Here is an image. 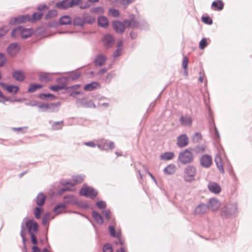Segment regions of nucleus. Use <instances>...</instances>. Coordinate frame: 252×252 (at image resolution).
<instances>
[{
  "mask_svg": "<svg viewBox=\"0 0 252 252\" xmlns=\"http://www.w3.org/2000/svg\"><path fill=\"white\" fill-rule=\"evenodd\" d=\"M43 212V209L42 208H41V207H39V206L36 207L34 208V211H33V214H34L35 218L36 219H39L40 218L41 215L42 214Z\"/></svg>",
  "mask_w": 252,
  "mask_h": 252,
  "instance_id": "obj_41",
  "label": "nucleus"
},
{
  "mask_svg": "<svg viewBox=\"0 0 252 252\" xmlns=\"http://www.w3.org/2000/svg\"><path fill=\"white\" fill-rule=\"evenodd\" d=\"M109 230L110 233L112 236L116 238H119L121 237V233L120 232H116V230L115 229V226L113 225L109 226Z\"/></svg>",
  "mask_w": 252,
  "mask_h": 252,
  "instance_id": "obj_43",
  "label": "nucleus"
},
{
  "mask_svg": "<svg viewBox=\"0 0 252 252\" xmlns=\"http://www.w3.org/2000/svg\"><path fill=\"white\" fill-rule=\"evenodd\" d=\"M189 144V138L186 134L179 135L177 138V145L179 148H183Z\"/></svg>",
  "mask_w": 252,
  "mask_h": 252,
  "instance_id": "obj_14",
  "label": "nucleus"
},
{
  "mask_svg": "<svg viewBox=\"0 0 252 252\" xmlns=\"http://www.w3.org/2000/svg\"><path fill=\"white\" fill-rule=\"evenodd\" d=\"M43 15L41 12H34L32 16V21H34L40 19ZM31 21L32 20L31 19Z\"/></svg>",
  "mask_w": 252,
  "mask_h": 252,
  "instance_id": "obj_53",
  "label": "nucleus"
},
{
  "mask_svg": "<svg viewBox=\"0 0 252 252\" xmlns=\"http://www.w3.org/2000/svg\"><path fill=\"white\" fill-rule=\"evenodd\" d=\"M202 135L200 132H195L192 136L193 143H198L202 139Z\"/></svg>",
  "mask_w": 252,
  "mask_h": 252,
  "instance_id": "obj_49",
  "label": "nucleus"
},
{
  "mask_svg": "<svg viewBox=\"0 0 252 252\" xmlns=\"http://www.w3.org/2000/svg\"><path fill=\"white\" fill-rule=\"evenodd\" d=\"M38 107L41 111L47 112L48 111V103L44 102H39Z\"/></svg>",
  "mask_w": 252,
  "mask_h": 252,
  "instance_id": "obj_50",
  "label": "nucleus"
},
{
  "mask_svg": "<svg viewBox=\"0 0 252 252\" xmlns=\"http://www.w3.org/2000/svg\"><path fill=\"white\" fill-rule=\"evenodd\" d=\"M80 86V85H75L72 86L70 87V88L73 91V92L71 93V96H74V94H79L81 93L80 91H76V89L79 88Z\"/></svg>",
  "mask_w": 252,
  "mask_h": 252,
  "instance_id": "obj_52",
  "label": "nucleus"
},
{
  "mask_svg": "<svg viewBox=\"0 0 252 252\" xmlns=\"http://www.w3.org/2000/svg\"><path fill=\"white\" fill-rule=\"evenodd\" d=\"M179 121L181 125L184 126L190 127L192 124V118L188 115L181 116Z\"/></svg>",
  "mask_w": 252,
  "mask_h": 252,
  "instance_id": "obj_17",
  "label": "nucleus"
},
{
  "mask_svg": "<svg viewBox=\"0 0 252 252\" xmlns=\"http://www.w3.org/2000/svg\"><path fill=\"white\" fill-rule=\"evenodd\" d=\"M209 125L210 130H212V128L214 129L215 134L214 135V137L215 140L216 141H218L220 138V136L218 128L215 125L214 121L212 119L210 120Z\"/></svg>",
  "mask_w": 252,
  "mask_h": 252,
  "instance_id": "obj_24",
  "label": "nucleus"
},
{
  "mask_svg": "<svg viewBox=\"0 0 252 252\" xmlns=\"http://www.w3.org/2000/svg\"><path fill=\"white\" fill-rule=\"evenodd\" d=\"M212 6L215 10H221L223 8L224 4L221 0H216L212 2Z\"/></svg>",
  "mask_w": 252,
  "mask_h": 252,
  "instance_id": "obj_36",
  "label": "nucleus"
},
{
  "mask_svg": "<svg viewBox=\"0 0 252 252\" xmlns=\"http://www.w3.org/2000/svg\"><path fill=\"white\" fill-rule=\"evenodd\" d=\"M202 21L206 24L212 25L213 24V20L209 16H202Z\"/></svg>",
  "mask_w": 252,
  "mask_h": 252,
  "instance_id": "obj_55",
  "label": "nucleus"
},
{
  "mask_svg": "<svg viewBox=\"0 0 252 252\" xmlns=\"http://www.w3.org/2000/svg\"><path fill=\"white\" fill-rule=\"evenodd\" d=\"M102 213L104 214V216L107 220H110L111 211L109 209H107L105 211H103Z\"/></svg>",
  "mask_w": 252,
  "mask_h": 252,
  "instance_id": "obj_63",
  "label": "nucleus"
},
{
  "mask_svg": "<svg viewBox=\"0 0 252 252\" xmlns=\"http://www.w3.org/2000/svg\"><path fill=\"white\" fill-rule=\"evenodd\" d=\"M124 22L126 24V28H137L139 26V23L135 20L134 14L130 15L129 19L124 20Z\"/></svg>",
  "mask_w": 252,
  "mask_h": 252,
  "instance_id": "obj_11",
  "label": "nucleus"
},
{
  "mask_svg": "<svg viewBox=\"0 0 252 252\" xmlns=\"http://www.w3.org/2000/svg\"><path fill=\"white\" fill-rule=\"evenodd\" d=\"M81 76L80 72H72L69 73L68 79L71 80H76L78 79Z\"/></svg>",
  "mask_w": 252,
  "mask_h": 252,
  "instance_id": "obj_47",
  "label": "nucleus"
},
{
  "mask_svg": "<svg viewBox=\"0 0 252 252\" xmlns=\"http://www.w3.org/2000/svg\"><path fill=\"white\" fill-rule=\"evenodd\" d=\"M193 158V154L189 149H186L181 152L178 156V160L183 164L191 163Z\"/></svg>",
  "mask_w": 252,
  "mask_h": 252,
  "instance_id": "obj_5",
  "label": "nucleus"
},
{
  "mask_svg": "<svg viewBox=\"0 0 252 252\" xmlns=\"http://www.w3.org/2000/svg\"><path fill=\"white\" fill-rule=\"evenodd\" d=\"M66 208V206L64 204L59 203L54 208V212L56 215L63 213V210Z\"/></svg>",
  "mask_w": 252,
  "mask_h": 252,
  "instance_id": "obj_35",
  "label": "nucleus"
},
{
  "mask_svg": "<svg viewBox=\"0 0 252 252\" xmlns=\"http://www.w3.org/2000/svg\"><path fill=\"white\" fill-rule=\"evenodd\" d=\"M12 77L17 81L22 82L25 78L24 72L20 70H14L12 73Z\"/></svg>",
  "mask_w": 252,
  "mask_h": 252,
  "instance_id": "obj_21",
  "label": "nucleus"
},
{
  "mask_svg": "<svg viewBox=\"0 0 252 252\" xmlns=\"http://www.w3.org/2000/svg\"><path fill=\"white\" fill-rule=\"evenodd\" d=\"M10 98L5 96L0 90V102L4 103L5 101H10Z\"/></svg>",
  "mask_w": 252,
  "mask_h": 252,
  "instance_id": "obj_62",
  "label": "nucleus"
},
{
  "mask_svg": "<svg viewBox=\"0 0 252 252\" xmlns=\"http://www.w3.org/2000/svg\"><path fill=\"white\" fill-rule=\"evenodd\" d=\"M7 62V58L4 53H0V67L4 66Z\"/></svg>",
  "mask_w": 252,
  "mask_h": 252,
  "instance_id": "obj_48",
  "label": "nucleus"
},
{
  "mask_svg": "<svg viewBox=\"0 0 252 252\" xmlns=\"http://www.w3.org/2000/svg\"><path fill=\"white\" fill-rule=\"evenodd\" d=\"M114 37L109 34L105 35L103 39L104 46L106 48L111 47L114 43Z\"/></svg>",
  "mask_w": 252,
  "mask_h": 252,
  "instance_id": "obj_18",
  "label": "nucleus"
},
{
  "mask_svg": "<svg viewBox=\"0 0 252 252\" xmlns=\"http://www.w3.org/2000/svg\"><path fill=\"white\" fill-rule=\"evenodd\" d=\"M73 25L83 27L84 26V21L83 18L80 17H75L73 21Z\"/></svg>",
  "mask_w": 252,
  "mask_h": 252,
  "instance_id": "obj_42",
  "label": "nucleus"
},
{
  "mask_svg": "<svg viewBox=\"0 0 252 252\" xmlns=\"http://www.w3.org/2000/svg\"><path fill=\"white\" fill-rule=\"evenodd\" d=\"M115 76V73L114 71H111L109 73L107 76H106L105 79V82L107 83H109L111 82L112 78Z\"/></svg>",
  "mask_w": 252,
  "mask_h": 252,
  "instance_id": "obj_54",
  "label": "nucleus"
},
{
  "mask_svg": "<svg viewBox=\"0 0 252 252\" xmlns=\"http://www.w3.org/2000/svg\"><path fill=\"white\" fill-rule=\"evenodd\" d=\"M33 30L31 28H25L20 26L14 29L11 32V35L15 37L17 34H19L21 37L27 39L32 34Z\"/></svg>",
  "mask_w": 252,
  "mask_h": 252,
  "instance_id": "obj_4",
  "label": "nucleus"
},
{
  "mask_svg": "<svg viewBox=\"0 0 252 252\" xmlns=\"http://www.w3.org/2000/svg\"><path fill=\"white\" fill-rule=\"evenodd\" d=\"M64 202L66 204H70L72 205H75L77 203V198L73 195H66L63 197Z\"/></svg>",
  "mask_w": 252,
  "mask_h": 252,
  "instance_id": "obj_27",
  "label": "nucleus"
},
{
  "mask_svg": "<svg viewBox=\"0 0 252 252\" xmlns=\"http://www.w3.org/2000/svg\"><path fill=\"white\" fill-rule=\"evenodd\" d=\"M96 206L100 209H104L106 207V203L105 202L100 200L98 201L96 203Z\"/></svg>",
  "mask_w": 252,
  "mask_h": 252,
  "instance_id": "obj_58",
  "label": "nucleus"
},
{
  "mask_svg": "<svg viewBox=\"0 0 252 252\" xmlns=\"http://www.w3.org/2000/svg\"><path fill=\"white\" fill-rule=\"evenodd\" d=\"M209 209V207L207 205L204 203H200L197 205L194 211V214L195 215L202 216L205 214Z\"/></svg>",
  "mask_w": 252,
  "mask_h": 252,
  "instance_id": "obj_13",
  "label": "nucleus"
},
{
  "mask_svg": "<svg viewBox=\"0 0 252 252\" xmlns=\"http://www.w3.org/2000/svg\"><path fill=\"white\" fill-rule=\"evenodd\" d=\"M60 106V102H57L56 103H51L48 104V112H57Z\"/></svg>",
  "mask_w": 252,
  "mask_h": 252,
  "instance_id": "obj_32",
  "label": "nucleus"
},
{
  "mask_svg": "<svg viewBox=\"0 0 252 252\" xmlns=\"http://www.w3.org/2000/svg\"><path fill=\"white\" fill-rule=\"evenodd\" d=\"M75 5H79L81 9L89 7L87 3L84 4L82 0H63L56 3V7L59 9H67Z\"/></svg>",
  "mask_w": 252,
  "mask_h": 252,
  "instance_id": "obj_2",
  "label": "nucleus"
},
{
  "mask_svg": "<svg viewBox=\"0 0 252 252\" xmlns=\"http://www.w3.org/2000/svg\"><path fill=\"white\" fill-rule=\"evenodd\" d=\"M98 25L102 28H106L109 25V21L107 17L101 16L98 18Z\"/></svg>",
  "mask_w": 252,
  "mask_h": 252,
  "instance_id": "obj_31",
  "label": "nucleus"
},
{
  "mask_svg": "<svg viewBox=\"0 0 252 252\" xmlns=\"http://www.w3.org/2000/svg\"><path fill=\"white\" fill-rule=\"evenodd\" d=\"M134 0H118V1L125 7H126Z\"/></svg>",
  "mask_w": 252,
  "mask_h": 252,
  "instance_id": "obj_56",
  "label": "nucleus"
},
{
  "mask_svg": "<svg viewBox=\"0 0 252 252\" xmlns=\"http://www.w3.org/2000/svg\"><path fill=\"white\" fill-rule=\"evenodd\" d=\"M207 205L209 208H210L213 211H215L218 210L220 207V202L216 198H211L210 199L209 204Z\"/></svg>",
  "mask_w": 252,
  "mask_h": 252,
  "instance_id": "obj_26",
  "label": "nucleus"
},
{
  "mask_svg": "<svg viewBox=\"0 0 252 252\" xmlns=\"http://www.w3.org/2000/svg\"><path fill=\"white\" fill-rule=\"evenodd\" d=\"M84 24L86 23L93 24L95 21V18L91 15H87L83 17Z\"/></svg>",
  "mask_w": 252,
  "mask_h": 252,
  "instance_id": "obj_45",
  "label": "nucleus"
},
{
  "mask_svg": "<svg viewBox=\"0 0 252 252\" xmlns=\"http://www.w3.org/2000/svg\"><path fill=\"white\" fill-rule=\"evenodd\" d=\"M56 97L52 94L41 93L39 95V98L42 100H46L47 98H51V99H55Z\"/></svg>",
  "mask_w": 252,
  "mask_h": 252,
  "instance_id": "obj_46",
  "label": "nucleus"
},
{
  "mask_svg": "<svg viewBox=\"0 0 252 252\" xmlns=\"http://www.w3.org/2000/svg\"><path fill=\"white\" fill-rule=\"evenodd\" d=\"M0 85L9 93L16 94L19 90V87L18 86L7 85L3 82H0Z\"/></svg>",
  "mask_w": 252,
  "mask_h": 252,
  "instance_id": "obj_16",
  "label": "nucleus"
},
{
  "mask_svg": "<svg viewBox=\"0 0 252 252\" xmlns=\"http://www.w3.org/2000/svg\"><path fill=\"white\" fill-rule=\"evenodd\" d=\"M108 143L105 139L100 140L97 144V147L101 150H108Z\"/></svg>",
  "mask_w": 252,
  "mask_h": 252,
  "instance_id": "obj_38",
  "label": "nucleus"
},
{
  "mask_svg": "<svg viewBox=\"0 0 252 252\" xmlns=\"http://www.w3.org/2000/svg\"><path fill=\"white\" fill-rule=\"evenodd\" d=\"M75 205H77L81 209H88L89 208V205L87 203H83V202H79L77 201V203H76Z\"/></svg>",
  "mask_w": 252,
  "mask_h": 252,
  "instance_id": "obj_60",
  "label": "nucleus"
},
{
  "mask_svg": "<svg viewBox=\"0 0 252 252\" xmlns=\"http://www.w3.org/2000/svg\"><path fill=\"white\" fill-rule=\"evenodd\" d=\"M42 85L39 84H32L30 85L27 92L29 93H32L35 92L37 90L42 88Z\"/></svg>",
  "mask_w": 252,
  "mask_h": 252,
  "instance_id": "obj_37",
  "label": "nucleus"
},
{
  "mask_svg": "<svg viewBox=\"0 0 252 252\" xmlns=\"http://www.w3.org/2000/svg\"><path fill=\"white\" fill-rule=\"evenodd\" d=\"M25 227L28 229V233L31 235V241L33 245L31 252H41L40 249L37 246L38 241L35 235L38 230V224L33 220L31 219L27 221Z\"/></svg>",
  "mask_w": 252,
  "mask_h": 252,
  "instance_id": "obj_1",
  "label": "nucleus"
},
{
  "mask_svg": "<svg viewBox=\"0 0 252 252\" xmlns=\"http://www.w3.org/2000/svg\"><path fill=\"white\" fill-rule=\"evenodd\" d=\"M56 74L51 73H47L43 72L41 73L39 76V78L41 81H45L46 82H48L52 81L53 80V74Z\"/></svg>",
  "mask_w": 252,
  "mask_h": 252,
  "instance_id": "obj_25",
  "label": "nucleus"
},
{
  "mask_svg": "<svg viewBox=\"0 0 252 252\" xmlns=\"http://www.w3.org/2000/svg\"><path fill=\"white\" fill-rule=\"evenodd\" d=\"M20 235L22 238V243H23V252H27V248L26 246V241L28 240L27 238L26 237V232H25V227L24 226V222H23L21 224V229L20 231Z\"/></svg>",
  "mask_w": 252,
  "mask_h": 252,
  "instance_id": "obj_20",
  "label": "nucleus"
},
{
  "mask_svg": "<svg viewBox=\"0 0 252 252\" xmlns=\"http://www.w3.org/2000/svg\"><path fill=\"white\" fill-rule=\"evenodd\" d=\"M113 27L117 33H122L125 31L126 27V24L124 22L119 21H115L112 23Z\"/></svg>",
  "mask_w": 252,
  "mask_h": 252,
  "instance_id": "obj_15",
  "label": "nucleus"
},
{
  "mask_svg": "<svg viewBox=\"0 0 252 252\" xmlns=\"http://www.w3.org/2000/svg\"><path fill=\"white\" fill-rule=\"evenodd\" d=\"M237 213L236 204H228L224 206L221 209V215L225 218L235 216Z\"/></svg>",
  "mask_w": 252,
  "mask_h": 252,
  "instance_id": "obj_3",
  "label": "nucleus"
},
{
  "mask_svg": "<svg viewBox=\"0 0 252 252\" xmlns=\"http://www.w3.org/2000/svg\"><path fill=\"white\" fill-rule=\"evenodd\" d=\"M72 20L70 16L67 15L63 16L59 20V24L61 25H67L71 23Z\"/></svg>",
  "mask_w": 252,
  "mask_h": 252,
  "instance_id": "obj_34",
  "label": "nucleus"
},
{
  "mask_svg": "<svg viewBox=\"0 0 252 252\" xmlns=\"http://www.w3.org/2000/svg\"><path fill=\"white\" fill-rule=\"evenodd\" d=\"M92 217L96 223L98 224H102L103 223V219L102 216L95 211H93Z\"/></svg>",
  "mask_w": 252,
  "mask_h": 252,
  "instance_id": "obj_29",
  "label": "nucleus"
},
{
  "mask_svg": "<svg viewBox=\"0 0 252 252\" xmlns=\"http://www.w3.org/2000/svg\"><path fill=\"white\" fill-rule=\"evenodd\" d=\"M30 21V16L28 14H26L12 18L9 20V24L11 25H16Z\"/></svg>",
  "mask_w": 252,
  "mask_h": 252,
  "instance_id": "obj_9",
  "label": "nucleus"
},
{
  "mask_svg": "<svg viewBox=\"0 0 252 252\" xmlns=\"http://www.w3.org/2000/svg\"><path fill=\"white\" fill-rule=\"evenodd\" d=\"M106 57L103 54H99L95 56L94 60V63L96 66H101L103 65L106 62Z\"/></svg>",
  "mask_w": 252,
  "mask_h": 252,
  "instance_id": "obj_19",
  "label": "nucleus"
},
{
  "mask_svg": "<svg viewBox=\"0 0 252 252\" xmlns=\"http://www.w3.org/2000/svg\"><path fill=\"white\" fill-rule=\"evenodd\" d=\"M50 89L54 92H58L60 90H63L65 88L64 85H56L50 87Z\"/></svg>",
  "mask_w": 252,
  "mask_h": 252,
  "instance_id": "obj_51",
  "label": "nucleus"
},
{
  "mask_svg": "<svg viewBox=\"0 0 252 252\" xmlns=\"http://www.w3.org/2000/svg\"><path fill=\"white\" fill-rule=\"evenodd\" d=\"M49 214L46 213L42 218V223L43 225L47 224L49 219Z\"/></svg>",
  "mask_w": 252,
  "mask_h": 252,
  "instance_id": "obj_64",
  "label": "nucleus"
},
{
  "mask_svg": "<svg viewBox=\"0 0 252 252\" xmlns=\"http://www.w3.org/2000/svg\"><path fill=\"white\" fill-rule=\"evenodd\" d=\"M99 86V84L97 82H93L87 84L84 86V89L86 91H92Z\"/></svg>",
  "mask_w": 252,
  "mask_h": 252,
  "instance_id": "obj_30",
  "label": "nucleus"
},
{
  "mask_svg": "<svg viewBox=\"0 0 252 252\" xmlns=\"http://www.w3.org/2000/svg\"><path fill=\"white\" fill-rule=\"evenodd\" d=\"M206 146L204 145H197L192 150L196 154H201L205 150Z\"/></svg>",
  "mask_w": 252,
  "mask_h": 252,
  "instance_id": "obj_40",
  "label": "nucleus"
},
{
  "mask_svg": "<svg viewBox=\"0 0 252 252\" xmlns=\"http://www.w3.org/2000/svg\"><path fill=\"white\" fill-rule=\"evenodd\" d=\"M58 14L57 11L56 9H52L49 10L48 13L45 15L44 19L47 20L49 18H53L56 16Z\"/></svg>",
  "mask_w": 252,
  "mask_h": 252,
  "instance_id": "obj_44",
  "label": "nucleus"
},
{
  "mask_svg": "<svg viewBox=\"0 0 252 252\" xmlns=\"http://www.w3.org/2000/svg\"><path fill=\"white\" fill-rule=\"evenodd\" d=\"M175 156L173 152H165L160 155V158L161 160H169L172 159Z\"/></svg>",
  "mask_w": 252,
  "mask_h": 252,
  "instance_id": "obj_33",
  "label": "nucleus"
},
{
  "mask_svg": "<svg viewBox=\"0 0 252 252\" xmlns=\"http://www.w3.org/2000/svg\"><path fill=\"white\" fill-rule=\"evenodd\" d=\"M207 45V40L205 38H204L201 40L199 42V48L201 49H204Z\"/></svg>",
  "mask_w": 252,
  "mask_h": 252,
  "instance_id": "obj_61",
  "label": "nucleus"
},
{
  "mask_svg": "<svg viewBox=\"0 0 252 252\" xmlns=\"http://www.w3.org/2000/svg\"><path fill=\"white\" fill-rule=\"evenodd\" d=\"M215 161L221 173H224V171L223 169L222 164L221 163V158L219 156H217L215 158Z\"/></svg>",
  "mask_w": 252,
  "mask_h": 252,
  "instance_id": "obj_39",
  "label": "nucleus"
},
{
  "mask_svg": "<svg viewBox=\"0 0 252 252\" xmlns=\"http://www.w3.org/2000/svg\"><path fill=\"white\" fill-rule=\"evenodd\" d=\"M196 169L195 166L189 165L184 169V179L187 182H192L195 180Z\"/></svg>",
  "mask_w": 252,
  "mask_h": 252,
  "instance_id": "obj_6",
  "label": "nucleus"
},
{
  "mask_svg": "<svg viewBox=\"0 0 252 252\" xmlns=\"http://www.w3.org/2000/svg\"><path fill=\"white\" fill-rule=\"evenodd\" d=\"M199 161L200 164L202 167L208 168L212 164V158L209 155H203L201 157Z\"/></svg>",
  "mask_w": 252,
  "mask_h": 252,
  "instance_id": "obj_10",
  "label": "nucleus"
},
{
  "mask_svg": "<svg viewBox=\"0 0 252 252\" xmlns=\"http://www.w3.org/2000/svg\"><path fill=\"white\" fill-rule=\"evenodd\" d=\"M79 194L82 196H84L87 198L94 199L97 195V192L93 188L90 187L82 188L80 191Z\"/></svg>",
  "mask_w": 252,
  "mask_h": 252,
  "instance_id": "obj_7",
  "label": "nucleus"
},
{
  "mask_svg": "<svg viewBox=\"0 0 252 252\" xmlns=\"http://www.w3.org/2000/svg\"><path fill=\"white\" fill-rule=\"evenodd\" d=\"M109 13L114 17H118L120 15L119 11L114 8H110L109 9Z\"/></svg>",
  "mask_w": 252,
  "mask_h": 252,
  "instance_id": "obj_57",
  "label": "nucleus"
},
{
  "mask_svg": "<svg viewBox=\"0 0 252 252\" xmlns=\"http://www.w3.org/2000/svg\"><path fill=\"white\" fill-rule=\"evenodd\" d=\"M176 170V166L174 164H170L163 169V172L166 175H173Z\"/></svg>",
  "mask_w": 252,
  "mask_h": 252,
  "instance_id": "obj_28",
  "label": "nucleus"
},
{
  "mask_svg": "<svg viewBox=\"0 0 252 252\" xmlns=\"http://www.w3.org/2000/svg\"><path fill=\"white\" fill-rule=\"evenodd\" d=\"M46 199V196L43 193H39L34 201L38 206L42 207L45 203Z\"/></svg>",
  "mask_w": 252,
  "mask_h": 252,
  "instance_id": "obj_23",
  "label": "nucleus"
},
{
  "mask_svg": "<svg viewBox=\"0 0 252 252\" xmlns=\"http://www.w3.org/2000/svg\"><path fill=\"white\" fill-rule=\"evenodd\" d=\"M20 50L19 45L16 42L10 43L6 48L7 53L11 56H15Z\"/></svg>",
  "mask_w": 252,
  "mask_h": 252,
  "instance_id": "obj_12",
  "label": "nucleus"
},
{
  "mask_svg": "<svg viewBox=\"0 0 252 252\" xmlns=\"http://www.w3.org/2000/svg\"><path fill=\"white\" fill-rule=\"evenodd\" d=\"M84 179V176L79 175L76 176L73 178V182H62V184L64 186V188L61 189L62 191H70L71 189L66 187L67 185H70L71 187H74L76 185L77 183H81Z\"/></svg>",
  "mask_w": 252,
  "mask_h": 252,
  "instance_id": "obj_8",
  "label": "nucleus"
},
{
  "mask_svg": "<svg viewBox=\"0 0 252 252\" xmlns=\"http://www.w3.org/2000/svg\"><path fill=\"white\" fill-rule=\"evenodd\" d=\"M103 252H113L112 248L110 244H107L103 246Z\"/></svg>",
  "mask_w": 252,
  "mask_h": 252,
  "instance_id": "obj_59",
  "label": "nucleus"
},
{
  "mask_svg": "<svg viewBox=\"0 0 252 252\" xmlns=\"http://www.w3.org/2000/svg\"><path fill=\"white\" fill-rule=\"evenodd\" d=\"M208 188L211 192L215 194H218L221 191L220 187L216 182H209Z\"/></svg>",
  "mask_w": 252,
  "mask_h": 252,
  "instance_id": "obj_22",
  "label": "nucleus"
}]
</instances>
